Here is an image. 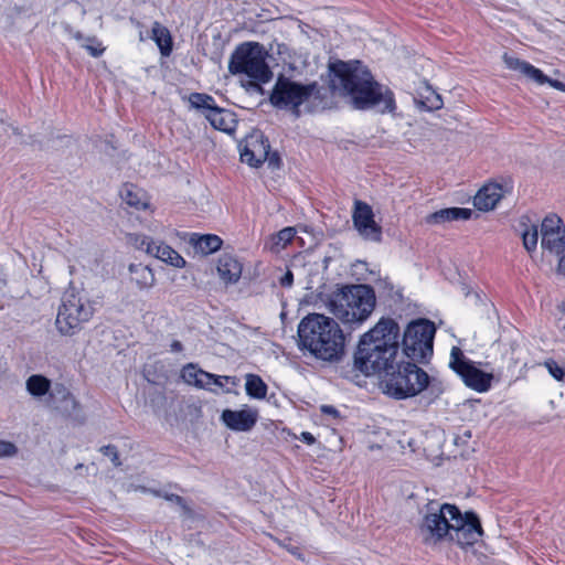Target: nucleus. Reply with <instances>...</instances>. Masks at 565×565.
<instances>
[{
	"label": "nucleus",
	"mask_w": 565,
	"mask_h": 565,
	"mask_svg": "<svg viewBox=\"0 0 565 565\" xmlns=\"http://www.w3.org/2000/svg\"><path fill=\"white\" fill-rule=\"evenodd\" d=\"M418 531L427 545L447 540L460 546H468L475 544L482 535L480 521L475 513L462 514L456 505L448 503L428 504Z\"/></svg>",
	"instance_id": "nucleus-1"
},
{
	"label": "nucleus",
	"mask_w": 565,
	"mask_h": 565,
	"mask_svg": "<svg viewBox=\"0 0 565 565\" xmlns=\"http://www.w3.org/2000/svg\"><path fill=\"white\" fill-rule=\"evenodd\" d=\"M398 338V324L391 318L380 319L361 335L353 356V367L366 376L390 374L396 367Z\"/></svg>",
	"instance_id": "nucleus-2"
},
{
	"label": "nucleus",
	"mask_w": 565,
	"mask_h": 565,
	"mask_svg": "<svg viewBox=\"0 0 565 565\" xmlns=\"http://www.w3.org/2000/svg\"><path fill=\"white\" fill-rule=\"evenodd\" d=\"M332 89L350 96L355 108H376L381 113L395 109L393 93L376 83L365 67L340 63L332 66Z\"/></svg>",
	"instance_id": "nucleus-3"
},
{
	"label": "nucleus",
	"mask_w": 565,
	"mask_h": 565,
	"mask_svg": "<svg viewBox=\"0 0 565 565\" xmlns=\"http://www.w3.org/2000/svg\"><path fill=\"white\" fill-rule=\"evenodd\" d=\"M299 345L315 358L334 362L344 353V334L339 323L324 315L311 313L298 326Z\"/></svg>",
	"instance_id": "nucleus-4"
},
{
	"label": "nucleus",
	"mask_w": 565,
	"mask_h": 565,
	"mask_svg": "<svg viewBox=\"0 0 565 565\" xmlns=\"http://www.w3.org/2000/svg\"><path fill=\"white\" fill-rule=\"evenodd\" d=\"M375 295L366 285L343 286L328 299V310L343 324L361 326L374 310Z\"/></svg>",
	"instance_id": "nucleus-5"
},
{
	"label": "nucleus",
	"mask_w": 565,
	"mask_h": 565,
	"mask_svg": "<svg viewBox=\"0 0 565 565\" xmlns=\"http://www.w3.org/2000/svg\"><path fill=\"white\" fill-rule=\"evenodd\" d=\"M385 375L384 392L396 399L416 396L425 388L430 391L435 397L444 392L440 382L430 379L424 370L412 362L401 364L396 362V367Z\"/></svg>",
	"instance_id": "nucleus-6"
},
{
	"label": "nucleus",
	"mask_w": 565,
	"mask_h": 565,
	"mask_svg": "<svg viewBox=\"0 0 565 565\" xmlns=\"http://www.w3.org/2000/svg\"><path fill=\"white\" fill-rule=\"evenodd\" d=\"M267 52L257 42H245L238 45L232 53L228 62V71L233 75H245L250 81L248 85L260 89V83H267L273 76L266 63Z\"/></svg>",
	"instance_id": "nucleus-7"
},
{
	"label": "nucleus",
	"mask_w": 565,
	"mask_h": 565,
	"mask_svg": "<svg viewBox=\"0 0 565 565\" xmlns=\"http://www.w3.org/2000/svg\"><path fill=\"white\" fill-rule=\"evenodd\" d=\"M320 89L317 83L301 84L280 75L271 90L270 103L280 109L290 110L296 117L300 116V106L311 98H319Z\"/></svg>",
	"instance_id": "nucleus-8"
},
{
	"label": "nucleus",
	"mask_w": 565,
	"mask_h": 565,
	"mask_svg": "<svg viewBox=\"0 0 565 565\" xmlns=\"http://www.w3.org/2000/svg\"><path fill=\"white\" fill-rule=\"evenodd\" d=\"M93 316V307L74 290L66 291L58 308L55 324L63 335H73Z\"/></svg>",
	"instance_id": "nucleus-9"
},
{
	"label": "nucleus",
	"mask_w": 565,
	"mask_h": 565,
	"mask_svg": "<svg viewBox=\"0 0 565 565\" xmlns=\"http://www.w3.org/2000/svg\"><path fill=\"white\" fill-rule=\"evenodd\" d=\"M435 326L428 320L411 322L403 338V352L414 362H424L433 354Z\"/></svg>",
	"instance_id": "nucleus-10"
},
{
	"label": "nucleus",
	"mask_w": 565,
	"mask_h": 565,
	"mask_svg": "<svg viewBox=\"0 0 565 565\" xmlns=\"http://www.w3.org/2000/svg\"><path fill=\"white\" fill-rule=\"evenodd\" d=\"M192 109L200 111L220 131L232 134L236 127L234 113L216 105L211 95L204 93H192L188 97Z\"/></svg>",
	"instance_id": "nucleus-11"
},
{
	"label": "nucleus",
	"mask_w": 565,
	"mask_h": 565,
	"mask_svg": "<svg viewBox=\"0 0 565 565\" xmlns=\"http://www.w3.org/2000/svg\"><path fill=\"white\" fill-rule=\"evenodd\" d=\"M449 367L460 376L468 387L476 392L483 393L491 387L492 373L480 370L458 347L451 348Z\"/></svg>",
	"instance_id": "nucleus-12"
},
{
	"label": "nucleus",
	"mask_w": 565,
	"mask_h": 565,
	"mask_svg": "<svg viewBox=\"0 0 565 565\" xmlns=\"http://www.w3.org/2000/svg\"><path fill=\"white\" fill-rule=\"evenodd\" d=\"M239 152L241 160L250 167L257 168L267 161L270 168H279V156L270 153L269 142L259 130H254L239 143Z\"/></svg>",
	"instance_id": "nucleus-13"
},
{
	"label": "nucleus",
	"mask_w": 565,
	"mask_h": 565,
	"mask_svg": "<svg viewBox=\"0 0 565 565\" xmlns=\"http://www.w3.org/2000/svg\"><path fill=\"white\" fill-rule=\"evenodd\" d=\"M129 242L135 248L142 250L147 255L174 268L185 267V259L175 249L162 241L153 239L152 237L143 234H131L129 235Z\"/></svg>",
	"instance_id": "nucleus-14"
},
{
	"label": "nucleus",
	"mask_w": 565,
	"mask_h": 565,
	"mask_svg": "<svg viewBox=\"0 0 565 565\" xmlns=\"http://www.w3.org/2000/svg\"><path fill=\"white\" fill-rule=\"evenodd\" d=\"M541 246L544 249L562 255L565 250V228L556 214L547 215L541 225Z\"/></svg>",
	"instance_id": "nucleus-15"
},
{
	"label": "nucleus",
	"mask_w": 565,
	"mask_h": 565,
	"mask_svg": "<svg viewBox=\"0 0 565 565\" xmlns=\"http://www.w3.org/2000/svg\"><path fill=\"white\" fill-rule=\"evenodd\" d=\"M353 225L358 233L367 241L380 242L382 227L374 221L372 207L362 201L354 202L352 214Z\"/></svg>",
	"instance_id": "nucleus-16"
},
{
	"label": "nucleus",
	"mask_w": 565,
	"mask_h": 565,
	"mask_svg": "<svg viewBox=\"0 0 565 565\" xmlns=\"http://www.w3.org/2000/svg\"><path fill=\"white\" fill-rule=\"evenodd\" d=\"M221 418L226 427L232 430L248 431L255 426L258 419V412L245 405L238 411L224 409Z\"/></svg>",
	"instance_id": "nucleus-17"
},
{
	"label": "nucleus",
	"mask_w": 565,
	"mask_h": 565,
	"mask_svg": "<svg viewBox=\"0 0 565 565\" xmlns=\"http://www.w3.org/2000/svg\"><path fill=\"white\" fill-rule=\"evenodd\" d=\"M503 198V188L498 183H490L478 191L473 199L475 206L480 211L493 210Z\"/></svg>",
	"instance_id": "nucleus-18"
},
{
	"label": "nucleus",
	"mask_w": 565,
	"mask_h": 565,
	"mask_svg": "<svg viewBox=\"0 0 565 565\" xmlns=\"http://www.w3.org/2000/svg\"><path fill=\"white\" fill-rule=\"evenodd\" d=\"M503 62L508 68L520 72L526 78L535 82L539 85L546 84L548 76H546L541 70L536 68L526 61L520 60L508 54L503 55Z\"/></svg>",
	"instance_id": "nucleus-19"
},
{
	"label": "nucleus",
	"mask_w": 565,
	"mask_h": 565,
	"mask_svg": "<svg viewBox=\"0 0 565 565\" xmlns=\"http://www.w3.org/2000/svg\"><path fill=\"white\" fill-rule=\"evenodd\" d=\"M241 263L232 255L224 254L218 258L217 273L225 284L236 282L242 275Z\"/></svg>",
	"instance_id": "nucleus-20"
},
{
	"label": "nucleus",
	"mask_w": 565,
	"mask_h": 565,
	"mask_svg": "<svg viewBox=\"0 0 565 565\" xmlns=\"http://www.w3.org/2000/svg\"><path fill=\"white\" fill-rule=\"evenodd\" d=\"M181 377L189 385L214 391L212 388L213 374L198 369L194 364L185 365L181 371Z\"/></svg>",
	"instance_id": "nucleus-21"
},
{
	"label": "nucleus",
	"mask_w": 565,
	"mask_h": 565,
	"mask_svg": "<svg viewBox=\"0 0 565 565\" xmlns=\"http://www.w3.org/2000/svg\"><path fill=\"white\" fill-rule=\"evenodd\" d=\"M472 210L465 207H448L436 211L426 217L428 224H443L446 222L469 220L471 217Z\"/></svg>",
	"instance_id": "nucleus-22"
},
{
	"label": "nucleus",
	"mask_w": 565,
	"mask_h": 565,
	"mask_svg": "<svg viewBox=\"0 0 565 565\" xmlns=\"http://www.w3.org/2000/svg\"><path fill=\"white\" fill-rule=\"evenodd\" d=\"M130 279L139 289H149L156 282V277L149 266L142 264H131L129 266Z\"/></svg>",
	"instance_id": "nucleus-23"
},
{
	"label": "nucleus",
	"mask_w": 565,
	"mask_h": 565,
	"mask_svg": "<svg viewBox=\"0 0 565 565\" xmlns=\"http://www.w3.org/2000/svg\"><path fill=\"white\" fill-rule=\"evenodd\" d=\"M51 388V381L41 374H33L25 381L26 392L34 398H42Z\"/></svg>",
	"instance_id": "nucleus-24"
},
{
	"label": "nucleus",
	"mask_w": 565,
	"mask_h": 565,
	"mask_svg": "<svg viewBox=\"0 0 565 565\" xmlns=\"http://www.w3.org/2000/svg\"><path fill=\"white\" fill-rule=\"evenodd\" d=\"M151 32V38L158 45L160 53L163 56H169L172 51V38L169 30L159 22H154Z\"/></svg>",
	"instance_id": "nucleus-25"
},
{
	"label": "nucleus",
	"mask_w": 565,
	"mask_h": 565,
	"mask_svg": "<svg viewBox=\"0 0 565 565\" xmlns=\"http://www.w3.org/2000/svg\"><path fill=\"white\" fill-rule=\"evenodd\" d=\"M65 30L72 35L74 40H76L82 47H84L93 57L100 56L105 47L102 43L94 36H84L79 31H73L68 25Z\"/></svg>",
	"instance_id": "nucleus-26"
},
{
	"label": "nucleus",
	"mask_w": 565,
	"mask_h": 565,
	"mask_svg": "<svg viewBox=\"0 0 565 565\" xmlns=\"http://www.w3.org/2000/svg\"><path fill=\"white\" fill-rule=\"evenodd\" d=\"M120 196L126 204L136 209H146L148 206L143 192L134 184H125L120 190Z\"/></svg>",
	"instance_id": "nucleus-27"
},
{
	"label": "nucleus",
	"mask_w": 565,
	"mask_h": 565,
	"mask_svg": "<svg viewBox=\"0 0 565 565\" xmlns=\"http://www.w3.org/2000/svg\"><path fill=\"white\" fill-rule=\"evenodd\" d=\"M246 394L256 399H264L267 395V385L260 376L247 374L245 383Z\"/></svg>",
	"instance_id": "nucleus-28"
},
{
	"label": "nucleus",
	"mask_w": 565,
	"mask_h": 565,
	"mask_svg": "<svg viewBox=\"0 0 565 565\" xmlns=\"http://www.w3.org/2000/svg\"><path fill=\"white\" fill-rule=\"evenodd\" d=\"M426 94H422L419 99H416L417 107L428 111L438 110L443 107L444 103L441 96L436 92L427 88Z\"/></svg>",
	"instance_id": "nucleus-29"
},
{
	"label": "nucleus",
	"mask_w": 565,
	"mask_h": 565,
	"mask_svg": "<svg viewBox=\"0 0 565 565\" xmlns=\"http://www.w3.org/2000/svg\"><path fill=\"white\" fill-rule=\"evenodd\" d=\"M194 245L201 253L211 254L221 248L222 239L216 235L207 234L200 236Z\"/></svg>",
	"instance_id": "nucleus-30"
},
{
	"label": "nucleus",
	"mask_w": 565,
	"mask_h": 565,
	"mask_svg": "<svg viewBox=\"0 0 565 565\" xmlns=\"http://www.w3.org/2000/svg\"><path fill=\"white\" fill-rule=\"evenodd\" d=\"M296 228L288 226L279 231L276 235L271 237L273 241V248L276 250H279L281 248H285L288 243L292 241V238L296 235Z\"/></svg>",
	"instance_id": "nucleus-31"
},
{
	"label": "nucleus",
	"mask_w": 565,
	"mask_h": 565,
	"mask_svg": "<svg viewBox=\"0 0 565 565\" xmlns=\"http://www.w3.org/2000/svg\"><path fill=\"white\" fill-rule=\"evenodd\" d=\"M548 373L557 381H562L565 377V360L558 362L553 359H548L544 362Z\"/></svg>",
	"instance_id": "nucleus-32"
},
{
	"label": "nucleus",
	"mask_w": 565,
	"mask_h": 565,
	"mask_svg": "<svg viewBox=\"0 0 565 565\" xmlns=\"http://www.w3.org/2000/svg\"><path fill=\"white\" fill-rule=\"evenodd\" d=\"M539 238L537 227L535 225L531 226V228L526 230L523 235V246L527 252H533L536 248Z\"/></svg>",
	"instance_id": "nucleus-33"
},
{
	"label": "nucleus",
	"mask_w": 565,
	"mask_h": 565,
	"mask_svg": "<svg viewBox=\"0 0 565 565\" xmlns=\"http://www.w3.org/2000/svg\"><path fill=\"white\" fill-rule=\"evenodd\" d=\"M226 384H231L233 386H236L238 384V379L235 376H227V375H214L212 380V385H215L220 388L224 387Z\"/></svg>",
	"instance_id": "nucleus-34"
},
{
	"label": "nucleus",
	"mask_w": 565,
	"mask_h": 565,
	"mask_svg": "<svg viewBox=\"0 0 565 565\" xmlns=\"http://www.w3.org/2000/svg\"><path fill=\"white\" fill-rule=\"evenodd\" d=\"M18 452L17 446L7 440H0V458L3 457H13Z\"/></svg>",
	"instance_id": "nucleus-35"
},
{
	"label": "nucleus",
	"mask_w": 565,
	"mask_h": 565,
	"mask_svg": "<svg viewBox=\"0 0 565 565\" xmlns=\"http://www.w3.org/2000/svg\"><path fill=\"white\" fill-rule=\"evenodd\" d=\"M100 451L105 456L109 457L111 462L115 466H120L119 456H118V451H117L116 447H114L111 445L104 446V447H102Z\"/></svg>",
	"instance_id": "nucleus-36"
},
{
	"label": "nucleus",
	"mask_w": 565,
	"mask_h": 565,
	"mask_svg": "<svg viewBox=\"0 0 565 565\" xmlns=\"http://www.w3.org/2000/svg\"><path fill=\"white\" fill-rule=\"evenodd\" d=\"M294 282V275L290 270H288L281 278H280V285L282 287H291Z\"/></svg>",
	"instance_id": "nucleus-37"
},
{
	"label": "nucleus",
	"mask_w": 565,
	"mask_h": 565,
	"mask_svg": "<svg viewBox=\"0 0 565 565\" xmlns=\"http://www.w3.org/2000/svg\"><path fill=\"white\" fill-rule=\"evenodd\" d=\"M546 84L551 85L555 89H558L561 92H565V84L559 82V81H557V79H551L548 77V81H546Z\"/></svg>",
	"instance_id": "nucleus-38"
},
{
	"label": "nucleus",
	"mask_w": 565,
	"mask_h": 565,
	"mask_svg": "<svg viewBox=\"0 0 565 565\" xmlns=\"http://www.w3.org/2000/svg\"><path fill=\"white\" fill-rule=\"evenodd\" d=\"M301 440H303L308 445H311L316 441V438L313 437L312 434H310L308 431H303V433H301Z\"/></svg>",
	"instance_id": "nucleus-39"
},
{
	"label": "nucleus",
	"mask_w": 565,
	"mask_h": 565,
	"mask_svg": "<svg viewBox=\"0 0 565 565\" xmlns=\"http://www.w3.org/2000/svg\"><path fill=\"white\" fill-rule=\"evenodd\" d=\"M557 273L565 275V255H562L558 259Z\"/></svg>",
	"instance_id": "nucleus-40"
},
{
	"label": "nucleus",
	"mask_w": 565,
	"mask_h": 565,
	"mask_svg": "<svg viewBox=\"0 0 565 565\" xmlns=\"http://www.w3.org/2000/svg\"><path fill=\"white\" fill-rule=\"evenodd\" d=\"M557 327H558V329L561 331V335H563L564 332H565V315L561 313V316L558 317V319H557Z\"/></svg>",
	"instance_id": "nucleus-41"
},
{
	"label": "nucleus",
	"mask_w": 565,
	"mask_h": 565,
	"mask_svg": "<svg viewBox=\"0 0 565 565\" xmlns=\"http://www.w3.org/2000/svg\"><path fill=\"white\" fill-rule=\"evenodd\" d=\"M172 352H181L182 351V344L180 341H173L170 345Z\"/></svg>",
	"instance_id": "nucleus-42"
},
{
	"label": "nucleus",
	"mask_w": 565,
	"mask_h": 565,
	"mask_svg": "<svg viewBox=\"0 0 565 565\" xmlns=\"http://www.w3.org/2000/svg\"><path fill=\"white\" fill-rule=\"evenodd\" d=\"M7 284V275L4 274L3 269L0 268V288L4 287Z\"/></svg>",
	"instance_id": "nucleus-43"
},
{
	"label": "nucleus",
	"mask_w": 565,
	"mask_h": 565,
	"mask_svg": "<svg viewBox=\"0 0 565 565\" xmlns=\"http://www.w3.org/2000/svg\"><path fill=\"white\" fill-rule=\"evenodd\" d=\"M168 500L173 501V502H175L178 504H181L182 501H183V499L181 497L175 495V494H172V495L168 497Z\"/></svg>",
	"instance_id": "nucleus-44"
},
{
	"label": "nucleus",
	"mask_w": 565,
	"mask_h": 565,
	"mask_svg": "<svg viewBox=\"0 0 565 565\" xmlns=\"http://www.w3.org/2000/svg\"><path fill=\"white\" fill-rule=\"evenodd\" d=\"M322 412L333 415L337 413V411L332 406H323Z\"/></svg>",
	"instance_id": "nucleus-45"
},
{
	"label": "nucleus",
	"mask_w": 565,
	"mask_h": 565,
	"mask_svg": "<svg viewBox=\"0 0 565 565\" xmlns=\"http://www.w3.org/2000/svg\"><path fill=\"white\" fill-rule=\"evenodd\" d=\"M561 313L565 315V300L561 305Z\"/></svg>",
	"instance_id": "nucleus-46"
},
{
	"label": "nucleus",
	"mask_w": 565,
	"mask_h": 565,
	"mask_svg": "<svg viewBox=\"0 0 565 565\" xmlns=\"http://www.w3.org/2000/svg\"><path fill=\"white\" fill-rule=\"evenodd\" d=\"M561 340L565 343V332L563 335H561Z\"/></svg>",
	"instance_id": "nucleus-47"
},
{
	"label": "nucleus",
	"mask_w": 565,
	"mask_h": 565,
	"mask_svg": "<svg viewBox=\"0 0 565 565\" xmlns=\"http://www.w3.org/2000/svg\"><path fill=\"white\" fill-rule=\"evenodd\" d=\"M14 134H19L17 128H12Z\"/></svg>",
	"instance_id": "nucleus-48"
}]
</instances>
